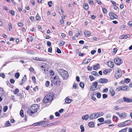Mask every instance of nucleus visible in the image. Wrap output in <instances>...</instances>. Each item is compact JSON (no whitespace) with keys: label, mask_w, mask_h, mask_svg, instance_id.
<instances>
[{"label":"nucleus","mask_w":132,"mask_h":132,"mask_svg":"<svg viewBox=\"0 0 132 132\" xmlns=\"http://www.w3.org/2000/svg\"><path fill=\"white\" fill-rule=\"evenodd\" d=\"M39 105L37 104L32 105L30 107L27 111V113L29 116L37 112L39 108Z\"/></svg>","instance_id":"f257e3e1"},{"label":"nucleus","mask_w":132,"mask_h":132,"mask_svg":"<svg viewBox=\"0 0 132 132\" xmlns=\"http://www.w3.org/2000/svg\"><path fill=\"white\" fill-rule=\"evenodd\" d=\"M53 96V93H48L44 97L43 101V102L46 103L52 101Z\"/></svg>","instance_id":"f03ea898"},{"label":"nucleus","mask_w":132,"mask_h":132,"mask_svg":"<svg viewBox=\"0 0 132 132\" xmlns=\"http://www.w3.org/2000/svg\"><path fill=\"white\" fill-rule=\"evenodd\" d=\"M52 81L54 84H56L57 85H59L61 83L60 79L59 77L57 76L54 77L52 80Z\"/></svg>","instance_id":"7ed1b4c3"},{"label":"nucleus","mask_w":132,"mask_h":132,"mask_svg":"<svg viewBox=\"0 0 132 132\" xmlns=\"http://www.w3.org/2000/svg\"><path fill=\"white\" fill-rule=\"evenodd\" d=\"M129 90L128 87L127 86H120L117 88L116 89V91H119L120 90L127 91Z\"/></svg>","instance_id":"20e7f679"},{"label":"nucleus","mask_w":132,"mask_h":132,"mask_svg":"<svg viewBox=\"0 0 132 132\" xmlns=\"http://www.w3.org/2000/svg\"><path fill=\"white\" fill-rule=\"evenodd\" d=\"M122 75V72L120 69H118L115 72V78L117 79L120 78Z\"/></svg>","instance_id":"39448f33"},{"label":"nucleus","mask_w":132,"mask_h":132,"mask_svg":"<svg viewBox=\"0 0 132 132\" xmlns=\"http://www.w3.org/2000/svg\"><path fill=\"white\" fill-rule=\"evenodd\" d=\"M110 18L111 19L113 20L114 19H117L118 18V16L112 12H110L109 14Z\"/></svg>","instance_id":"423d86ee"},{"label":"nucleus","mask_w":132,"mask_h":132,"mask_svg":"<svg viewBox=\"0 0 132 132\" xmlns=\"http://www.w3.org/2000/svg\"><path fill=\"white\" fill-rule=\"evenodd\" d=\"M114 62L116 64L120 65L122 63V61L119 58H117L114 59Z\"/></svg>","instance_id":"0eeeda50"},{"label":"nucleus","mask_w":132,"mask_h":132,"mask_svg":"<svg viewBox=\"0 0 132 132\" xmlns=\"http://www.w3.org/2000/svg\"><path fill=\"white\" fill-rule=\"evenodd\" d=\"M45 121H43L34 123L32 124L34 126H37L45 124Z\"/></svg>","instance_id":"6e6552de"},{"label":"nucleus","mask_w":132,"mask_h":132,"mask_svg":"<svg viewBox=\"0 0 132 132\" xmlns=\"http://www.w3.org/2000/svg\"><path fill=\"white\" fill-rule=\"evenodd\" d=\"M99 81L100 83H106L108 81V80L105 78H100L99 80Z\"/></svg>","instance_id":"1a4fd4ad"},{"label":"nucleus","mask_w":132,"mask_h":132,"mask_svg":"<svg viewBox=\"0 0 132 132\" xmlns=\"http://www.w3.org/2000/svg\"><path fill=\"white\" fill-rule=\"evenodd\" d=\"M123 99L124 100V102L127 103H132V99L129 98H128L123 97Z\"/></svg>","instance_id":"9d476101"},{"label":"nucleus","mask_w":132,"mask_h":132,"mask_svg":"<svg viewBox=\"0 0 132 132\" xmlns=\"http://www.w3.org/2000/svg\"><path fill=\"white\" fill-rule=\"evenodd\" d=\"M47 64H46L44 63H42L40 67V69L43 70H44L45 71V69L47 68Z\"/></svg>","instance_id":"9b49d317"},{"label":"nucleus","mask_w":132,"mask_h":132,"mask_svg":"<svg viewBox=\"0 0 132 132\" xmlns=\"http://www.w3.org/2000/svg\"><path fill=\"white\" fill-rule=\"evenodd\" d=\"M65 71H67L62 69L59 70L58 71V73L61 75L62 77L64 76V74Z\"/></svg>","instance_id":"f8f14e48"},{"label":"nucleus","mask_w":132,"mask_h":132,"mask_svg":"<svg viewBox=\"0 0 132 132\" xmlns=\"http://www.w3.org/2000/svg\"><path fill=\"white\" fill-rule=\"evenodd\" d=\"M97 116L96 114H92L89 116V119L90 120H92L97 118Z\"/></svg>","instance_id":"ddd939ff"},{"label":"nucleus","mask_w":132,"mask_h":132,"mask_svg":"<svg viewBox=\"0 0 132 132\" xmlns=\"http://www.w3.org/2000/svg\"><path fill=\"white\" fill-rule=\"evenodd\" d=\"M107 64L108 66L111 68H113L114 66L113 62L111 61H108L107 62Z\"/></svg>","instance_id":"4468645a"},{"label":"nucleus","mask_w":132,"mask_h":132,"mask_svg":"<svg viewBox=\"0 0 132 132\" xmlns=\"http://www.w3.org/2000/svg\"><path fill=\"white\" fill-rule=\"evenodd\" d=\"M91 60L90 59H85L84 60L83 63L84 64H87Z\"/></svg>","instance_id":"2eb2a0df"},{"label":"nucleus","mask_w":132,"mask_h":132,"mask_svg":"<svg viewBox=\"0 0 132 132\" xmlns=\"http://www.w3.org/2000/svg\"><path fill=\"white\" fill-rule=\"evenodd\" d=\"M65 73H64V76L62 77L63 79H67L68 77V74L67 71H65Z\"/></svg>","instance_id":"dca6fc26"},{"label":"nucleus","mask_w":132,"mask_h":132,"mask_svg":"<svg viewBox=\"0 0 132 132\" xmlns=\"http://www.w3.org/2000/svg\"><path fill=\"white\" fill-rule=\"evenodd\" d=\"M33 59L36 60H37L39 61H44L45 60V59L42 58H39L38 57H35L33 58Z\"/></svg>","instance_id":"f3484780"},{"label":"nucleus","mask_w":132,"mask_h":132,"mask_svg":"<svg viewBox=\"0 0 132 132\" xmlns=\"http://www.w3.org/2000/svg\"><path fill=\"white\" fill-rule=\"evenodd\" d=\"M72 100L70 99L68 97H67L65 98V102L67 104H69L71 102Z\"/></svg>","instance_id":"a211bd4d"},{"label":"nucleus","mask_w":132,"mask_h":132,"mask_svg":"<svg viewBox=\"0 0 132 132\" xmlns=\"http://www.w3.org/2000/svg\"><path fill=\"white\" fill-rule=\"evenodd\" d=\"M128 36H130V35H122L120 38V39H122L124 38L126 39L127 38H129V37H128Z\"/></svg>","instance_id":"6ab92c4d"},{"label":"nucleus","mask_w":132,"mask_h":132,"mask_svg":"<svg viewBox=\"0 0 132 132\" xmlns=\"http://www.w3.org/2000/svg\"><path fill=\"white\" fill-rule=\"evenodd\" d=\"M88 118L89 119V116L88 114L85 115L82 117V119L85 120H87Z\"/></svg>","instance_id":"aec40b11"},{"label":"nucleus","mask_w":132,"mask_h":132,"mask_svg":"<svg viewBox=\"0 0 132 132\" xmlns=\"http://www.w3.org/2000/svg\"><path fill=\"white\" fill-rule=\"evenodd\" d=\"M97 118L102 116L104 114V113L102 112H98L95 113Z\"/></svg>","instance_id":"412c9836"},{"label":"nucleus","mask_w":132,"mask_h":132,"mask_svg":"<svg viewBox=\"0 0 132 132\" xmlns=\"http://www.w3.org/2000/svg\"><path fill=\"white\" fill-rule=\"evenodd\" d=\"M84 34L86 37H89L90 35V32L87 30H85L84 31Z\"/></svg>","instance_id":"4be33fe9"},{"label":"nucleus","mask_w":132,"mask_h":132,"mask_svg":"<svg viewBox=\"0 0 132 132\" xmlns=\"http://www.w3.org/2000/svg\"><path fill=\"white\" fill-rule=\"evenodd\" d=\"M127 116V113L125 112H123L121 113L120 117L121 118H124L126 117Z\"/></svg>","instance_id":"5701e85b"},{"label":"nucleus","mask_w":132,"mask_h":132,"mask_svg":"<svg viewBox=\"0 0 132 132\" xmlns=\"http://www.w3.org/2000/svg\"><path fill=\"white\" fill-rule=\"evenodd\" d=\"M58 123H59L58 122H54L52 123H48V124H47V126H48H48H53V125H55L57 124Z\"/></svg>","instance_id":"b1692460"},{"label":"nucleus","mask_w":132,"mask_h":132,"mask_svg":"<svg viewBox=\"0 0 132 132\" xmlns=\"http://www.w3.org/2000/svg\"><path fill=\"white\" fill-rule=\"evenodd\" d=\"M124 122L125 123V126H126L127 125H129L131 122L132 121L131 120H128L125 121Z\"/></svg>","instance_id":"393cba45"},{"label":"nucleus","mask_w":132,"mask_h":132,"mask_svg":"<svg viewBox=\"0 0 132 132\" xmlns=\"http://www.w3.org/2000/svg\"><path fill=\"white\" fill-rule=\"evenodd\" d=\"M123 102H124V100L123 98L119 99L116 102V103L117 104H120Z\"/></svg>","instance_id":"a878e982"},{"label":"nucleus","mask_w":132,"mask_h":132,"mask_svg":"<svg viewBox=\"0 0 132 132\" xmlns=\"http://www.w3.org/2000/svg\"><path fill=\"white\" fill-rule=\"evenodd\" d=\"M94 123L93 122H89L88 123V126L90 127H94Z\"/></svg>","instance_id":"bb28decb"},{"label":"nucleus","mask_w":132,"mask_h":132,"mask_svg":"<svg viewBox=\"0 0 132 132\" xmlns=\"http://www.w3.org/2000/svg\"><path fill=\"white\" fill-rule=\"evenodd\" d=\"M99 65L97 64L96 65H94L93 67V68L94 70H96L98 69L99 68Z\"/></svg>","instance_id":"cd10ccee"},{"label":"nucleus","mask_w":132,"mask_h":132,"mask_svg":"<svg viewBox=\"0 0 132 132\" xmlns=\"http://www.w3.org/2000/svg\"><path fill=\"white\" fill-rule=\"evenodd\" d=\"M27 40L29 42H32L33 40V37L32 36H29L27 38Z\"/></svg>","instance_id":"c85d7f7f"},{"label":"nucleus","mask_w":132,"mask_h":132,"mask_svg":"<svg viewBox=\"0 0 132 132\" xmlns=\"http://www.w3.org/2000/svg\"><path fill=\"white\" fill-rule=\"evenodd\" d=\"M83 7L84 9L86 10L88 9V5L86 3H84L83 4Z\"/></svg>","instance_id":"c756f323"},{"label":"nucleus","mask_w":132,"mask_h":132,"mask_svg":"<svg viewBox=\"0 0 132 132\" xmlns=\"http://www.w3.org/2000/svg\"><path fill=\"white\" fill-rule=\"evenodd\" d=\"M118 126L119 127H122L126 126L125 125V122H122L121 123H120L118 125Z\"/></svg>","instance_id":"7c9ffc66"},{"label":"nucleus","mask_w":132,"mask_h":132,"mask_svg":"<svg viewBox=\"0 0 132 132\" xmlns=\"http://www.w3.org/2000/svg\"><path fill=\"white\" fill-rule=\"evenodd\" d=\"M65 42L63 41H60L59 42V45L60 46H62L64 45Z\"/></svg>","instance_id":"2f4dec72"},{"label":"nucleus","mask_w":132,"mask_h":132,"mask_svg":"<svg viewBox=\"0 0 132 132\" xmlns=\"http://www.w3.org/2000/svg\"><path fill=\"white\" fill-rule=\"evenodd\" d=\"M110 92L111 94V95L112 96H114L115 94V92L114 90H113L112 89H110Z\"/></svg>","instance_id":"473e14b6"},{"label":"nucleus","mask_w":132,"mask_h":132,"mask_svg":"<svg viewBox=\"0 0 132 132\" xmlns=\"http://www.w3.org/2000/svg\"><path fill=\"white\" fill-rule=\"evenodd\" d=\"M80 128L81 130V132H83L84 131L85 129L83 125H81L80 126Z\"/></svg>","instance_id":"72a5a7b5"},{"label":"nucleus","mask_w":132,"mask_h":132,"mask_svg":"<svg viewBox=\"0 0 132 132\" xmlns=\"http://www.w3.org/2000/svg\"><path fill=\"white\" fill-rule=\"evenodd\" d=\"M20 116L22 117H24V115L23 114V111L22 110H21L20 113Z\"/></svg>","instance_id":"f704fd0d"},{"label":"nucleus","mask_w":132,"mask_h":132,"mask_svg":"<svg viewBox=\"0 0 132 132\" xmlns=\"http://www.w3.org/2000/svg\"><path fill=\"white\" fill-rule=\"evenodd\" d=\"M92 74L95 76H99V75L98 73L96 71H93L92 72Z\"/></svg>","instance_id":"c9c22d12"},{"label":"nucleus","mask_w":132,"mask_h":132,"mask_svg":"<svg viewBox=\"0 0 132 132\" xmlns=\"http://www.w3.org/2000/svg\"><path fill=\"white\" fill-rule=\"evenodd\" d=\"M20 74L19 72H17L15 73V77L16 78L18 79L20 76Z\"/></svg>","instance_id":"e433bc0d"},{"label":"nucleus","mask_w":132,"mask_h":132,"mask_svg":"<svg viewBox=\"0 0 132 132\" xmlns=\"http://www.w3.org/2000/svg\"><path fill=\"white\" fill-rule=\"evenodd\" d=\"M11 124L10 123L9 121H6V123H5V126L6 127H7L9 126H10Z\"/></svg>","instance_id":"4c0bfd02"},{"label":"nucleus","mask_w":132,"mask_h":132,"mask_svg":"<svg viewBox=\"0 0 132 132\" xmlns=\"http://www.w3.org/2000/svg\"><path fill=\"white\" fill-rule=\"evenodd\" d=\"M98 120L100 122H102L104 121V119L103 118H101L98 119Z\"/></svg>","instance_id":"58836bf2"},{"label":"nucleus","mask_w":132,"mask_h":132,"mask_svg":"<svg viewBox=\"0 0 132 132\" xmlns=\"http://www.w3.org/2000/svg\"><path fill=\"white\" fill-rule=\"evenodd\" d=\"M79 85L82 88H84V83L80 82L79 84Z\"/></svg>","instance_id":"ea45409f"},{"label":"nucleus","mask_w":132,"mask_h":132,"mask_svg":"<svg viewBox=\"0 0 132 132\" xmlns=\"http://www.w3.org/2000/svg\"><path fill=\"white\" fill-rule=\"evenodd\" d=\"M127 128L126 127L125 128L119 131V132H126L127 129Z\"/></svg>","instance_id":"a19ab883"},{"label":"nucleus","mask_w":132,"mask_h":132,"mask_svg":"<svg viewBox=\"0 0 132 132\" xmlns=\"http://www.w3.org/2000/svg\"><path fill=\"white\" fill-rule=\"evenodd\" d=\"M36 19L37 20H39L41 19L40 16H39L38 14H37L36 16Z\"/></svg>","instance_id":"79ce46f5"},{"label":"nucleus","mask_w":132,"mask_h":132,"mask_svg":"<svg viewBox=\"0 0 132 132\" xmlns=\"http://www.w3.org/2000/svg\"><path fill=\"white\" fill-rule=\"evenodd\" d=\"M27 80V77L26 75H25L24 76V77L22 79V81H23L24 82L26 81Z\"/></svg>","instance_id":"37998d69"},{"label":"nucleus","mask_w":132,"mask_h":132,"mask_svg":"<svg viewBox=\"0 0 132 132\" xmlns=\"http://www.w3.org/2000/svg\"><path fill=\"white\" fill-rule=\"evenodd\" d=\"M8 107L7 106H4L3 108V111L4 112H5L6 111V110L7 109Z\"/></svg>","instance_id":"c03bdc74"},{"label":"nucleus","mask_w":132,"mask_h":132,"mask_svg":"<svg viewBox=\"0 0 132 132\" xmlns=\"http://www.w3.org/2000/svg\"><path fill=\"white\" fill-rule=\"evenodd\" d=\"M11 14L13 15L14 16L15 15L14 12L12 10H9Z\"/></svg>","instance_id":"a18cd8bd"},{"label":"nucleus","mask_w":132,"mask_h":132,"mask_svg":"<svg viewBox=\"0 0 132 132\" xmlns=\"http://www.w3.org/2000/svg\"><path fill=\"white\" fill-rule=\"evenodd\" d=\"M130 81V79L128 78H126L125 80V83H128Z\"/></svg>","instance_id":"49530a36"},{"label":"nucleus","mask_w":132,"mask_h":132,"mask_svg":"<svg viewBox=\"0 0 132 132\" xmlns=\"http://www.w3.org/2000/svg\"><path fill=\"white\" fill-rule=\"evenodd\" d=\"M19 92V89L18 88L16 89H15L14 91L13 92L14 94H15L17 93H18Z\"/></svg>","instance_id":"de8ad7c7"},{"label":"nucleus","mask_w":132,"mask_h":132,"mask_svg":"<svg viewBox=\"0 0 132 132\" xmlns=\"http://www.w3.org/2000/svg\"><path fill=\"white\" fill-rule=\"evenodd\" d=\"M101 96V94L99 93L98 92L97 94V97L98 98H100Z\"/></svg>","instance_id":"09e8293b"},{"label":"nucleus","mask_w":132,"mask_h":132,"mask_svg":"<svg viewBox=\"0 0 132 132\" xmlns=\"http://www.w3.org/2000/svg\"><path fill=\"white\" fill-rule=\"evenodd\" d=\"M53 3L51 1H49L48 2V4L49 7H51L53 5Z\"/></svg>","instance_id":"8fccbe9b"},{"label":"nucleus","mask_w":132,"mask_h":132,"mask_svg":"<svg viewBox=\"0 0 132 132\" xmlns=\"http://www.w3.org/2000/svg\"><path fill=\"white\" fill-rule=\"evenodd\" d=\"M57 50H56V52H57L59 54H60L61 53V50L59 49L57 47Z\"/></svg>","instance_id":"3c124183"},{"label":"nucleus","mask_w":132,"mask_h":132,"mask_svg":"<svg viewBox=\"0 0 132 132\" xmlns=\"http://www.w3.org/2000/svg\"><path fill=\"white\" fill-rule=\"evenodd\" d=\"M89 78L90 79V80L91 81H92L94 80V78L93 76H89Z\"/></svg>","instance_id":"603ef678"},{"label":"nucleus","mask_w":132,"mask_h":132,"mask_svg":"<svg viewBox=\"0 0 132 132\" xmlns=\"http://www.w3.org/2000/svg\"><path fill=\"white\" fill-rule=\"evenodd\" d=\"M103 12L104 13H106L107 12V11L106 9L105 8L102 9Z\"/></svg>","instance_id":"864d4df0"},{"label":"nucleus","mask_w":132,"mask_h":132,"mask_svg":"<svg viewBox=\"0 0 132 132\" xmlns=\"http://www.w3.org/2000/svg\"><path fill=\"white\" fill-rule=\"evenodd\" d=\"M77 84L74 83L73 85V87L74 89H76L77 87Z\"/></svg>","instance_id":"5fc2aeb1"},{"label":"nucleus","mask_w":132,"mask_h":132,"mask_svg":"<svg viewBox=\"0 0 132 132\" xmlns=\"http://www.w3.org/2000/svg\"><path fill=\"white\" fill-rule=\"evenodd\" d=\"M95 89L93 86H92L90 88V90L92 91H93L95 90Z\"/></svg>","instance_id":"6e6d98bb"},{"label":"nucleus","mask_w":132,"mask_h":132,"mask_svg":"<svg viewBox=\"0 0 132 132\" xmlns=\"http://www.w3.org/2000/svg\"><path fill=\"white\" fill-rule=\"evenodd\" d=\"M10 81L12 84H14L15 82V80L13 79H10Z\"/></svg>","instance_id":"4d7b16f0"},{"label":"nucleus","mask_w":132,"mask_h":132,"mask_svg":"<svg viewBox=\"0 0 132 132\" xmlns=\"http://www.w3.org/2000/svg\"><path fill=\"white\" fill-rule=\"evenodd\" d=\"M102 96L103 98L104 99L108 97L107 95L105 94H103L102 95Z\"/></svg>","instance_id":"13d9d810"},{"label":"nucleus","mask_w":132,"mask_h":132,"mask_svg":"<svg viewBox=\"0 0 132 132\" xmlns=\"http://www.w3.org/2000/svg\"><path fill=\"white\" fill-rule=\"evenodd\" d=\"M52 49L51 47L48 48V51L50 53L52 52Z\"/></svg>","instance_id":"bf43d9fd"},{"label":"nucleus","mask_w":132,"mask_h":132,"mask_svg":"<svg viewBox=\"0 0 132 132\" xmlns=\"http://www.w3.org/2000/svg\"><path fill=\"white\" fill-rule=\"evenodd\" d=\"M55 116L56 117H59L60 116V113L57 112H56L55 113Z\"/></svg>","instance_id":"052dcab7"},{"label":"nucleus","mask_w":132,"mask_h":132,"mask_svg":"<svg viewBox=\"0 0 132 132\" xmlns=\"http://www.w3.org/2000/svg\"><path fill=\"white\" fill-rule=\"evenodd\" d=\"M32 81H33L34 82H36V79H35V77L34 76H32Z\"/></svg>","instance_id":"680f3d73"},{"label":"nucleus","mask_w":132,"mask_h":132,"mask_svg":"<svg viewBox=\"0 0 132 132\" xmlns=\"http://www.w3.org/2000/svg\"><path fill=\"white\" fill-rule=\"evenodd\" d=\"M50 84V82L48 81H47L46 83H45V85L47 87H48L49 85Z\"/></svg>","instance_id":"e2e57ef3"},{"label":"nucleus","mask_w":132,"mask_h":132,"mask_svg":"<svg viewBox=\"0 0 132 132\" xmlns=\"http://www.w3.org/2000/svg\"><path fill=\"white\" fill-rule=\"evenodd\" d=\"M106 122H107V124H110L111 123V120L110 119H108L107 120Z\"/></svg>","instance_id":"0e129e2a"},{"label":"nucleus","mask_w":132,"mask_h":132,"mask_svg":"<svg viewBox=\"0 0 132 132\" xmlns=\"http://www.w3.org/2000/svg\"><path fill=\"white\" fill-rule=\"evenodd\" d=\"M47 45L48 46H50L51 45V43L50 41H47Z\"/></svg>","instance_id":"69168bd1"},{"label":"nucleus","mask_w":132,"mask_h":132,"mask_svg":"<svg viewBox=\"0 0 132 132\" xmlns=\"http://www.w3.org/2000/svg\"><path fill=\"white\" fill-rule=\"evenodd\" d=\"M34 68L32 67H31L29 69V70L31 72H34Z\"/></svg>","instance_id":"338daca9"},{"label":"nucleus","mask_w":132,"mask_h":132,"mask_svg":"<svg viewBox=\"0 0 132 132\" xmlns=\"http://www.w3.org/2000/svg\"><path fill=\"white\" fill-rule=\"evenodd\" d=\"M87 68L88 69V70L91 71L92 69V67H90V66H88L87 67Z\"/></svg>","instance_id":"774afa93"}]
</instances>
